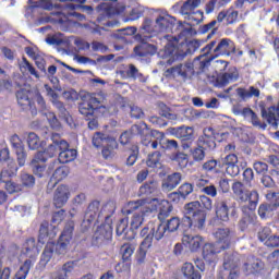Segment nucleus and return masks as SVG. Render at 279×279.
<instances>
[{
  "label": "nucleus",
  "instance_id": "nucleus-17",
  "mask_svg": "<svg viewBox=\"0 0 279 279\" xmlns=\"http://www.w3.org/2000/svg\"><path fill=\"white\" fill-rule=\"evenodd\" d=\"M199 5L197 0H186L180 8V14L187 16V19L194 23H199V19L195 17L197 14H202V12L195 11Z\"/></svg>",
  "mask_w": 279,
  "mask_h": 279
},
{
  "label": "nucleus",
  "instance_id": "nucleus-21",
  "mask_svg": "<svg viewBox=\"0 0 279 279\" xmlns=\"http://www.w3.org/2000/svg\"><path fill=\"white\" fill-rule=\"evenodd\" d=\"M216 217L214 218V225L226 223L230 221V208L226 201H221L215 206Z\"/></svg>",
  "mask_w": 279,
  "mask_h": 279
},
{
  "label": "nucleus",
  "instance_id": "nucleus-39",
  "mask_svg": "<svg viewBox=\"0 0 279 279\" xmlns=\"http://www.w3.org/2000/svg\"><path fill=\"white\" fill-rule=\"evenodd\" d=\"M20 71L22 73H29V75H33V77H40V74H38L36 68H34V65L25 57L22 58V62L20 63Z\"/></svg>",
  "mask_w": 279,
  "mask_h": 279
},
{
  "label": "nucleus",
  "instance_id": "nucleus-60",
  "mask_svg": "<svg viewBox=\"0 0 279 279\" xmlns=\"http://www.w3.org/2000/svg\"><path fill=\"white\" fill-rule=\"evenodd\" d=\"M253 169L256 171V173H267L269 171V166L266 162L263 161H255L253 165Z\"/></svg>",
  "mask_w": 279,
  "mask_h": 279
},
{
  "label": "nucleus",
  "instance_id": "nucleus-20",
  "mask_svg": "<svg viewBox=\"0 0 279 279\" xmlns=\"http://www.w3.org/2000/svg\"><path fill=\"white\" fill-rule=\"evenodd\" d=\"M92 145H94L96 149H101V147H105L106 145L111 148L119 147L114 137L101 132L94 133L92 137Z\"/></svg>",
  "mask_w": 279,
  "mask_h": 279
},
{
  "label": "nucleus",
  "instance_id": "nucleus-11",
  "mask_svg": "<svg viewBox=\"0 0 279 279\" xmlns=\"http://www.w3.org/2000/svg\"><path fill=\"white\" fill-rule=\"evenodd\" d=\"M135 210L140 211V214L135 213ZM124 213L126 215H132V213H135L131 219L130 229L132 234H134V230H138L140 227L143 226L145 216L151 213V209L149 208V199L146 198L129 202Z\"/></svg>",
  "mask_w": 279,
  "mask_h": 279
},
{
  "label": "nucleus",
  "instance_id": "nucleus-34",
  "mask_svg": "<svg viewBox=\"0 0 279 279\" xmlns=\"http://www.w3.org/2000/svg\"><path fill=\"white\" fill-rule=\"evenodd\" d=\"M131 135L133 136H141L142 141L143 138H147L149 134L147 132L149 131V128L147 126V123L145 122H140L137 124H133L130 130Z\"/></svg>",
  "mask_w": 279,
  "mask_h": 279
},
{
  "label": "nucleus",
  "instance_id": "nucleus-30",
  "mask_svg": "<svg viewBox=\"0 0 279 279\" xmlns=\"http://www.w3.org/2000/svg\"><path fill=\"white\" fill-rule=\"evenodd\" d=\"M262 117L263 119H266L269 125L272 128H278L279 106H271L268 109H263Z\"/></svg>",
  "mask_w": 279,
  "mask_h": 279
},
{
  "label": "nucleus",
  "instance_id": "nucleus-57",
  "mask_svg": "<svg viewBox=\"0 0 279 279\" xmlns=\"http://www.w3.org/2000/svg\"><path fill=\"white\" fill-rule=\"evenodd\" d=\"M46 117H47L49 125H50V128H52V130H58V128H60V121L58 120V117H56V113L48 112V113H46Z\"/></svg>",
  "mask_w": 279,
  "mask_h": 279
},
{
  "label": "nucleus",
  "instance_id": "nucleus-49",
  "mask_svg": "<svg viewBox=\"0 0 279 279\" xmlns=\"http://www.w3.org/2000/svg\"><path fill=\"white\" fill-rule=\"evenodd\" d=\"M10 144L12 146V149H14V151H21L22 149H25V145H23V141L16 134L10 137Z\"/></svg>",
  "mask_w": 279,
  "mask_h": 279
},
{
  "label": "nucleus",
  "instance_id": "nucleus-1",
  "mask_svg": "<svg viewBox=\"0 0 279 279\" xmlns=\"http://www.w3.org/2000/svg\"><path fill=\"white\" fill-rule=\"evenodd\" d=\"M73 232H75V221L69 220L65 223L57 243L51 242L52 239H56V226H51L47 220H44L40 223L38 243H41L43 245L47 243L41 254V265H47V263L53 258V252L54 254H58V256H64V254L69 252V245L73 239Z\"/></svg>",
  "mask_w": 279,
  "mask_h": 279
},
{
  "label": "nucleus",
  "instance_id": "nucleus-47",
  "mask_svg": "<svg viewBox=\"0 0 279 279\" xmlns=\"http://www.w3.org/2000/svg\"><path fill=\"white\" fill-rule=\"evenodd\" d=\"M28 3L31 4L32 10L36 8H41L43 10L51 11L53 10V3L51 0H40V2H34V0H28Z\"/></svg>",
  "mask_w": 279,
  "mask_h": 279
},
{
  "label": "nucleus",
  "instance_id": "nucleus-56",
  "mask_svg": "<svg viewBox=\"0 0 279 279\" xmlns=\"http://www.w3.org/2000/svg\"><path fill=\"white\" fill-rule=\"evenodd\" d=\"M49 156H47V153L44 151H37L33 160L31 161V165H40V162H47Z\"/></svg>",
  "mask_w": 279,
  "mask_h": 279
},
{
  "label": "nucleus",
  "instance_id": "nucleus-44",
  "mask_svg": "<svg viewBox=\"0 0 279 279\" xmlns=\"http://www.w3.org/2000/svg\"><path fill=\"white\" fill-rule=\"evenodd\" d=\"M60 138V135L58 133H52V143H54V145H57V149L58 151H66L70 148L69 142L64 141V140H58Z\"/></svg>",
  "mask_w": 279,
  "mask_h": 279
},
{
  "label": "nucleus",
  "instance_id": "nucleus-13",
  "mask_svg": "<svg viewBox=\"0 0 279 279\" xmlns=\"http://www.w3.org/2000/svg\"><path fill=\"white\" fill-rule=\"evenodd\" d=\"M23 254L27 258L24 260L23 265L20 267V275L25 278L26 274H29V269L36 264V258H38V246H36V239L29 238L23 244Z\"/></svg>",
  "mask_w": 279,
  "mask_h": 279
},
{
  "label": "nucleus",
  "instance_id": "nucleus-37",
  "mask_svg": "<svg viewBox=\"0 0 279 279\" xmlns=\"http://www.w3.org/2000/svg\"><path fill=\"white\" fill-rule=\"evenodd\" d=\"M163 227L166 228V232H178V229L181 228L182 230V220L179 217H172L167 221H161Z\"/></svg>",
  "mask_w": 279,
  "mask_h": 279
},
{
  "label": "nucleus",
  "instance_id": "nucleus-10",
  "mask_svg": "<svg viewBox=\"0 0 279 279\" xmlns=\"http://www.w3.org/2000/svg\"><path fill=\"white\" fill-rule=\"evenodd\" d=\"M15 97L20 108H22V110H29L32 117H36V114H38V109H36V101L38 106L45 108V98H43V95L29 88H20L15 92Z\"/></svg>",
  "mask_w": 279,
  "mask_h": 279
},
{
  "label": "nucleus",
  "instance_id": "nucleus-28",
  "mask_svg": "<svg viewBox=\"0 0 279 279\" xmlns=\"http://www.w3.org/2000/svg\"><path fill=\"white\" fill-rule=\"evenodd\" d=\"M165 138V133L153 130L149 135H146V138L142 140V145L145 147H151V149H158V141Z\"/></svg>",
  "mask_w": 279,
  "mask_h": 279
},
{
  "label": "nucleus",
  "instance_id": "nucleus-15",
  "mask_svg": "<svg viewBox=\"0 0 279 279\" xmlns=\"http://www.w3.org/2000/svg\"><path fill=\"white\" fill-rule=\"evenodd\" d=\"M112 241V223L106 221L97 227L92 238V245L94 247H102Z\"/></svg>",
  "mask_w": 279,
  "mask_h": 279
},
{
  "label": "nucleus",
  "instance_id": "nucleus-36",
  "mask_svg": "<svg viewBox=\"0 0 279 279\" xmlns=\"http://www.w3.org/2000/svg\"><path fill=\"white\" fill-rule=\"evenodd\" d=\"M128 223H130L128 218L120 219L116 227V234L118 236H122V234H124L123 239H134V236H136V233H133L131 236H128Z\"/></svg>",
  "mask_w": 279,
  "mask_h": 279
},
{
  "label": "nucleus",
  "instance_id": "nucleus-3",
  "mask_svg": "<svg viewBox=\"0 0 279 279\" xmlns=\"http://www.w3.org/2000/svg\"><path fill=\"white\" fill-rule=\"evenodd\" d=\"M104 99L106 95L102 93L98 94H84L81 96V102L78 104V112L82 114L87 123L89 130H97L99 128V121L95 118V112H102L108 114V107L104 106Z\"/></svg>",
  "mask_w": 279,
  "mask_h": 279
},
{
  "label": "nucleus",
  "instance_id": "nucleus-64",
  "mask_svg": "<svg viewBox=\"0 0 279 279\" xmlns=\"http://www.w3.org/2000/svg\"><path fill=\"white\" fill-rule=\"evenodd\" d=\"M267 247H279V235H271L266 242Z\"/></svg>",
  "mask_w": 279,
  "mask_h": 279
},
{
  "label": "nucleus",
  "instance_id": "nucleus-7",
  "mask_svg": "<svg viewBox=\"0 0 279 279\" xmlns=\"http://www.w3.org/2000/svg\"><path fill=\"white\" fill-rule=\"evenodd\" d=\"M232 191L239 204H246L241 206V211L244 215H250V213H254V210H256V208L258 207V202L260 199L258 191L247 190V187H245V184H243V182L241 181L233 182Z\"/></svg>",
  "mask_w": 279,
  "mask_h": 279
},
{
  "label": "nucleus",
  "instance_id": "nucleus-2",
  "mask_svg": "<svg viewBox=\"0 0 279 279\" xmlns=\"http://www.w3.org/2000/svg\"><path fill=\"white\" fill-rule=\"evenodd\" d=\"M163 39L167 40L163 49L160 50L161 58H168L166 64L171 66L175 62V58H186V56L193 54L199 47H202V41L193 39L189 43H181L180 37L172 35L163 36Z\"/></svg>",
  "mask_w": 279,
  "mask_h": 279
},
{
  "label": "nucleus",
  "instance_id": "nucleus-50",
  "mask_svg": "<svg viewBox=\"0 0 279 279\" xmlns=\"http://www.w3.org/2000/svg\"><path fill=\"white\" fill-rule=\"evenodd\" d=\"M257 239L262 242V243H267V241H269V239H271V228L269 227H263L258 233H257Z\"/></svg>",
  "mask_w": 279,
  "mask_h": 279
},
{
  "label": "nucleus",
  "instance_id": "nucleus-55",
  "mask_svg": "<svg viewBox=\"0 0 279 279\" xmlns=\"http://www.w3.org/2000/svg\"><path fill=\"white\" fill-rule=\"evenodd\" d=\"M202 169L205 173H213L214 171H217V160L210 159L204 162Z\"/></svg>",
  "mask_w": 279,
  "mask_h": 279
},
{
  "label": "nucleus",
  "instance_id": "nucleus-59",
  "mask_svg": "<svg viewBox=\"0 0 279 279\" xmlns=\"http://www.w3.org/2000/svg\"><path fill=\"white\" fill-rule=\"evenodd\" d=\"M65 217H66V210L61 209V210L52 214L51 222L57 223V226H59V223H62V221H63V219H65Z\"/></svg>",
  "mask_w": 279,
  "mask_h": 279
},
{
  "label": "nucleus",
  "instance_id": "nucleus-23",
  "mask_svg": "<svg viewBox=\"0 0 279 279\" xmlns=\"http://www.w3.org/2000/svg\"><path fill=\"white\" fill-rule=\"evenodd\" d=\"M69 173H71V169L68 166L57 167L48 182L47 189H56L59 182L69 178Z\"/></svg>",
  "mask_w": 279,
  "mask_h": 279
},
{
  "label": "nucleus",
  "instance_id": "nucleus-58",
  "mask_svg": "<svg viewBox=\"0 0 279 279\" xmlns=\"http://www.w3.org/2000/svg\"><path fill=\"white\" fill-rule=\"evenodd\" d=\"M15 156L19 167H25V162H27V153L25 151V148L22 150H15Z\"/></svg>",
  "mask_w": 279,
  "mask_h": 279
},
{
  "label": "nucleus",
  "instance_id": "nucleus-27",
  "mask_svg": "<svg viewBox=\"0 0 279 279\" xmlns=\"http://www.w3.org/2000/svg\"><path fill=\"white\" fill-rule=\"evenodd\" d=\"M239 80V71L236 68L230 70L229 72L222 73L216 77L215 86L221 88L222 86H228L229 82H236Z\"/></svg>",
  "mask_w": 279,
  "mask_h": 279
},
{
  "label": "nucleus",
  "instance_id": "nucleus-54",
  "mask_svg": "<svg viewBox=\"0 0 279 279\" xmlns=\"http://www.w3.org/2000/svg\"><path fill=\"white\" fill-rule=\"evenodd\" d=\"M250 117L253 128H258V130H267V123L260 122V119H258V114H256V112H253V114Z\"/></svg>",
  "mask_w": 279,
  "mask_h": 279
},
{
  "label": "nucleus",
  "instance_id": "nucleus-29",
  "mask_svg": "<svg viewBox=\"0 0 279 279\" xmlns=\"http://www.w3.org/2000/svg\"><path fill=\"white\" fill-rule=\"evenodd\" d=\"M158 51V48L155 45H151L149 43H145L142 40V43L134 48L135 56H138V58H147V56H154Z\"/></svg>",
  "mask_w": 279,
  "mask_h": 279
},
{
  "label": "nucleus",
  "instance_id": "nucleus-45",
  "mask_svg": "<svg viewBox=\"0 0 279 279\" xmlns=\"http://www.w3.org/2000/svg\"><path fill=\"white\" fill-rule=\"evenodd\" d=\"M232 0H209L206 4V13L210 14V12L215 11V7L223 8V5H228Z\"/></svg>",
  "mask_w": 279,
  "mask_h": 279
},
{
  "label": "nucleus",
  "instance_id": "nucleus-12",
  "mask_svg": "<svg viewBox=\"0 0 279 279\" xmlns=\"http://www.w3.org/2000/svg\"><path fill=\"white\" fill-rule=\"evenodd\" d=\"M16 173H19V166H16L15 161L8 162L7 168L2 169L0 172V184H4L3 189H5L7 193L10 195L23 191V185L11 181L12 178H15Z\"/></svg>",
  "mask_w": 279,
  "mask_h": 279
},
{
  "label": "nucleus",
  "instance_id": "nucleus-6",
  "mask_svg": "<svg viewBox=\"0 0 279 279\" xmlns=\"http://www.w3.org/2000/svg\"><path fill=\"white\" fill-rule=\"evenodd\" d=\"M201 58L206 66H210L213 60L221 56H232L236 53V46L230 38L213 39L201 49Z\"/></svg>",
  "mask_w": 279,
  "mask_h": 279
},
{
  "label": "nucleus",
  "instance_id": "nucleus-35",
  "mask_svg": "<svg viewBox=\"0 0 279 279\" xmlns=\"http://www.w3.org/2000/svg\"><path fill=\"white\" fill-rule=\"evenodd\" d=\"M174 135L181 141H193L194 131L191 126H179L175 129Z\"/></svg>",
  "mask_w": 279,
  "mask_h": 279
},
{
  "label": "nucleus",
  "instance_id": "nucleus-46",
  "mask_svg": "<svg viewBox=\"0 0 279 279\" xmlns=\"http://www.w3.org/2000/svg\"><path fill=\"white\" fill-rule=\"evenodd\" d=\"M161 156L162 155L160 154V151H154V153L149 154L148 158L146 160L147 167H150L151 169H156V167H158L160 165Z\"/></svg>",
  "mask_w": 279,
  "mask_h": 279
},
{
  "label": "nucleus",
  "instance_id": "nucleus-62",
  "mask_svg": "<svg viewBox=\"0 0 279 279\" xmlns=\"http://www.w3.org/2000/svg\"><path fill=\"white\" fill-rule=\"evenodd\" d=\"M201 207L205 208V210H213V199L206 195L199 196Z\"/></svg>",
  "mask_w": 279,
  "mask_h": 279
},
{
  "label": "nucleus",
  "instance_id": "nucleus-24",
  "mask_svg": "<svg viewBox=\"0 0 279 279\" xmlns=\"http://www.w3.org/2000/svg\"><path fill=\"white\" fill-rule=\"evenodd\" d=\"M173 27H175V17L171 15H159L155 20L157 32H173Z\"/></svg>",
  "mask_w": 279,
  "mask_h": 279
},
{
  "label": "nucleus",
  "instance_id": "nucleus-8",
  "mask_svg": "<svg viewBox=\"0 0 279 279\" xmlns=\"http://www.w3.org/2000/svg\"><path fill=\"white\" fill-rule=\"evenodd\" d=\"M112 215H114V207L112 204L107 203L101 207V202L96 199L92 201L87 206L81 228L83 232H86V230H90V228L95 226L97 217L102 216L105 217V221H110V217H112Z\"/></svg>",
  "mask_w": 279,
  "mask_h": 279
},
{
  "label": "nucleus",
  "instance_id": "nucleus-53",
  "mask_svg": "<svg viewBox=\"0 0 279 279\" xmlns=\"http://www.w3.org/2000/svg\"><path fill=\"white\" fill-rule=\"evenodd\" d=\"M215 25H217V20H213L208 24L203 25L202 33L206 34L207 32H210V29H211V33L207 36V38L215 36V34H217V28H215Z\"/></svg>",
  "mask_w": 279,
  "mask_h": 279
},
{
  "label": "nucleus",
  "instance_id": "nucleus-5",
  "mask_svg": "<svg viewBox=\"0 0 279 279\" xmlns=\"http://www.w3.org/2000/svg\"><path fill=\"white\" fill-rule=\"evenodd\" d=\"M206 226V211L202 209L199 201L190 202L184 205V217L182 218L183 232H199Z\"/></svg>",
  "mask_w": 279,
  "mask_h": 279
},
{
  "label": "nucleus",
  "instance_id": "nucleus-9",
  "mask_svg": "<svg viewBox=\"0 0 279 279\" xmlns=\"http://www.w3.org/2000/svg\"><path fill=\"white\" fill-rule=\"evenodd\" d=\"M205 69H208V66L199 54L193 60V62H184L169 68L166 73L172 75V77H180L182 82H186V80H191L195 73L197 75H199V73H204Z\"/></svg>",
  "mask_w": 279,
  "mask_h": 279
},
{
  "label": "nucleus",
  "instance_id": "nucleus-25",
  "mask_svg": "<svg viewBox=\"0 0 279 279\" xmlns=\"http://www.w3.org/2000/svg\"><path fill=\"white\" fill-rule=\"evenodd\" d=\"M197 145L203 149H215L217 143L215 142V134H213V128L205 129L203 135L197 140Z\"/></svg>",
  "mask_w": 279,
  "mask_h": 279
},
{
  "label": "nucleus",
  "instance_id": "nucleus-16",
  "mask_svg": "<svg viewBox=\"0 0 279 279\" xmlns=\"http://www.w3.org/2000/svg\"><path fill=\"white\" fill-rule=\"evenodd\" d=\"M158 181L149 180L140 186L137 195L138 197H145L142 199H148L151 204V202H158V198H154L158 195Z\"/></svg>",
  "mask_w": 279,
  "mask_h": 279
},
{
  "label": "nucleus",
  "instance_id": "nucleus-42",
  "mask_svg": "<svg viewBox=\"0 0 279 279\" xmlns=\"http://www.w3.org/2000/svg\"><path fill=\"white\" fill-rule=\"evenodd\" d=\"M190 154L192 156V159L194 162H202L204 158H206V150L202 146L197 145V147L192 148L190 150Z\"/></svg>",
  "mask_w": 279,
  "mask_h": 279
},
{
  "label": "nucleus",
  "instance_id": "nucleus-51",
  "mask_svg": "<svg viewBox=\"0 0 279 279\" xmlns=\"http://www.w3.org/2000/svg\"><path fill=\"white\" fill-rule=\"evenodd\" d=\"M153 32H158L154 22L150 19H145L141 27V34H153Z\"/></svg>",
  "mask_w": 279,
  "mask_h": 279
},
{
  "label": "nucleus",
  "instance_id": "nucleus-14",
  "mask_svg": "<svg viewBox=\"0 0 279 279\" xmlns=\"http://www.w3.org/2000/svg\"><path fill=\"white\" fill-rule=\"evenodd\" d=\"M166 232L168 231L162 222L157 227L154 226V222H148V225L141 230L140 236L144 239V245H151L154 239L155 241H160Z\"/></svg>",
  "mask_w": 279,
  "mask_h": 279
},
{
  "label": "nucleus",
  "instance_id": "nucleus-48",
  "mask_svg": "<svg viewBox=\"0 0 279 279\" xmlns=\"http://www.w3.org/2000/svg\"><path fill=\"white\" fill-rule=\"evenodd\" d=\"M194 189H195V185L193 183L185 182L180 185L178 191H179L182 199H186V197H189V195H191V193H193Z\"/></svg>",
  "mask_w": 279,
  "mask_h": 279
},
{
  "label": "nucleus",
  "instance_id": "nucleus-52",
  "mask_svg": "<svg viewBox=\"0 0 279 279\" xmlns=\"http://www.w3.org/2000/svg\"><path fill=\"white\" fill-rule=\"evenodd\" d=\"M33 167V173L37 178H45V174L47 173V166L40 163H31Z\"/></svg>",
  "mask_w": 279,
  "mask_h": 279
},
{
  "label": "nucleus",
  "instance_id": "nucleus-63",
  "mask_svg": "<svg viewBox=\"0 0 279 279\" xmlns=\"http://www.w3.org/2000/svg\"><path fill=\"white\" fill-rule=\"evenodd\" d=\"M143 14V10L140 8H133L129 13L128 21H138Z\"/></svg>",
  "mask_w": 279,
  "mask_h": 279
},
{
  "label": "nucleus",
  "instance_id": "nucleus-61",
  "mask_svg": "<svg viewBox=\"0 0 279 279\" xmlns=\"http://www.w3.org/2000/svg\"><path fill=\"white\" fill-rule=\"evenodd\" d=\"M174 160L178 161L179 166L184 169L189 165V155L184 153H178L174 157Z\"/></svg>",
  "mask_w": 279,
  "mask_h": 279
},
{
  "label": "nucleus",
  "instance_id": "nucleus-32",
  "mask_svg": "<svg viewBox=\"0 0 279 279\" xmlns=\"http://www.w3.org/2000/svg\"><path fill=\"white\" fill-rule=\"evenodd\" d=\"M181 272L185 279H202V274L195 270V266L189 262L183 264Z\"/></svg>",
  "mask_w": 279,
  "mask_h": 279
},
{
  "label": "nucleus",
  "instance_id": "nucleus-40",
  "mask_svg": "<svg viewBox=\"0 0 279 279\" xmlns=\"http://www.w3.org/2000/svg\"><path fill=\"white\" fill-rule=\"evenodd\" d=\"M171 210H173V206L169 201H161L160 206H159V214H158V219L159 221H165L167 217L171 215Z\"/></svg>",
  "mask_w": 279,
  "mask_h": 279
},
{
  "label": "nucleus",
  "instance_id": "nucleus-33",
  "mask_svg": "<svg viewBox=\"0 0 279 279\" xmlns=\"http://www.w3.org/2000/svg\"><path fill=\"white\" fill-rule=\"evenodd\" d=\"M241 264V259L236 254H225L223 258V268L226 270H236L239 269V265Z\"/></svg>",
  "mask_w": 279,
  "mask_h": 279
},
{
  "label": "nucleus",
  "instance_id": "nucleus-41",
  "mask_svg": "<svg viewBox=\"0 0 279 279\" xmlns=\"http://www.w3.org/2000/svg\"><path fill=\"white\" fill-rule=\"evenodd\" d=\"M20 182H21L22 191H23V186H25L26 189H32V186L36 184V178L34 177V174L22 172L20 174Z\"/></svg>",
  "mask_w": 279,
  "mask_h": 279
},
{
  "label": "nucleus",
  "instance_id": "nucleus-19",
  "mask_svg": "<svg viewBox=\"0 0 279 279\" xmlns=\"http://www.w3.org/2000/svg\"><path fill=\"white\" fill-rule=\"evenodd\" d=\"M134 245L125 243L121 246L120 252L122 254V263H119L116 266V271L118 274H123V271H128L130 272V263H125L128 260H130V258H132V254H134Z\"/></svg>",
  "mask_w": 279,
  "mask_h": 279
},
{
  "label": "nucleus",
  "instance_id": "nucleus-26",
  "mask_svg": "<svg viewBox=\"0 0 279 279\" xmlns=\"http://www.w3.org/2000/svg\"><path fill=\"white\" fill-rule=\"evenodd\" d=\"M265 269V263L259 258L252 257L243 265V271L246 276H256Z\"/></svg>",
  "mask_w": 279,
  "mask_h": 279
},
{
  "label": "nucleus",
  "instance_id": "nucleus-38",
  "mask_svg": "<svg viewBox=\"0 0 279 279\" xmlns=\"http://www.w3.org/2000/svg\"><path fill=\"white\" fill-rule=\"evenodd\" d=\"M75 158H77V150L74 148L59 151V162H61V165H66V162H73Z\"/></svg>",
  "mask_w": 279,
  "mask_h": 279
},
{
  "label": "nucleus",
  "instance_id": "nucleus-4",
  "mask_svg": "<svg viewBox=\"0 0 279 279\" xmlns=\"http://www.w3.org/2000/svg\"><path fill=\"white\" fill-rule=\"evenodd\" d=\"M214 236L216 243H205L203 245V258L209 265H217L219 257L217 254H221L223 250H229L232 243V231L230 228H219Z\"/></svg>",
  "mask_w": 279,
  "mask_h": 279
},
{
  "label": "nucleus",
  "instance_id": "nucleus-22",
  "mask_svg": "<svg viewBox=\"0 0 279 279\" xmlns=\"http://www.w3.org/2000/svg\"><path fill=\"white\" fill-rule=\"evenodd\" d=\"M182 243L189 247L190 252H198L204 245V239L201 235H192L184 231Z\"/></svg>",
  "mask_w": 279,
  "mask_h": 279
},
{
  "label": "nucleus",
  "instance_id": "nucleus-18",
  "mask_svg": "<svg viewBox=\"0 0 279 279\" xmlns=\"http://www.w3.org/2000/svg\"><path fill=\"white\" fill-rule=\"evenodd\" d=\"M70 197L71 190L69 189V185L61 184L53 193L52 204L56 208H62L66 206V202H69Z\"/></svg>",
  "mask_w": 279,
  "mask_h": 279
},
{
  "label": "nucleus",
  "instance_id": "nucleus-31",
  "mask_svg": "<svg viewBox=\"0 0 279 279\" xmlns=\"http://www.w3.org/2000/svg\"><path fill=\"white\" fill-rule=\"evenodd\" d=\"M182 182V174L180 172H174L167 177V179L162 182L163 191H173L178 184Z\"/></svg>",
  "mask_w": 279,
  "mask_h": 279
},
{
  "label": "nucleus",
  "instance_id": "nucleus-43",
  "mask_svg": "<svg viewBox=\"0 0 279 279\" xmlns=\"http://www.w3.org/2000/svg\"><path fill=\"white\" fill-rule=\"evenodd\" d=\"M26 143H27L29 149H33V150L39 149V147H40V137L38 136V134H36L34 132H31L27 135Z\"/></svg>",
  "mask_w": 279,
  "mask_h": 279
}]
</instances>
